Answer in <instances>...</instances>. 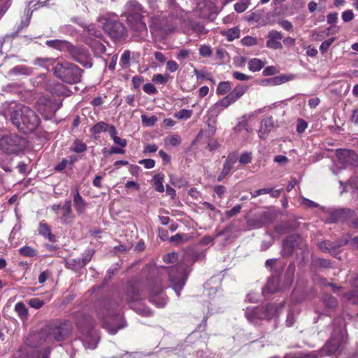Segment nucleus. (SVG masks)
<instances>
[{
  "mask_svg": "<svg viewBox=\"0 0 358 358\" xmlns=\"http://www.w3.org/2000/svg\"><path fill=\"white\" fill-rule=\"evenodd\" d=\"M248 87L243 84H238L231 91V83L229 81L220 82L216 89L217 95H224L221 100L215 103L211 108L210 111L216 115L221 113L224 108H228L241 99L247 92Z\"/></svg>",
  "mask_w": 358,
  "mask_h": 358,
  "instance_id": "nucleus-1",
  "label": "nucleus"
},
{
  "mask_svg": "<svg viewBox=\"0 0 358 358\" xmlns=\"http://www.w3.org/2000/svg\"><path fill=\"white\" fill-rule=\"evenodd\" d=\"M10 120L20 131L24 134L32 133L41 123L35 111L25 106H20L12 111Z\"/></svg>",
  "mask_w": 358,
  "mask_h": 358,
  "instance_id": "nucleus-2",
  "label": "nucleus"
},
{
  "mask_svg": "<svg viewBox=\"0 0 358 358\" xmlns=\"http://www.w3.org/2000/svg\"><path fill=\"white\" fill-rule=\"evenodd\" d=\"M54 75L67 84H76L81 81L83 70L69 61L58 62L53 67Z\"/></svg>",
  "mask_w": 358,
  "mask_h": 358,
  "instance_id": "nucleus-3",
  "label": "nucleus"
},
{
  "mask_svg": "<svg viewBox=\"0 0 358 358\" xmlns=\"http://www.w3.org/2000/svg\"><path fill=\"white\" fill-rule=\"evenodd\" d=\"M71 331L72 324L66 320L51 321L45 328L47 337L55 342L64 341L70 336Z\"/></svg>",
  "mask_w": 358,
  "mask_h": 358,
  "instance_id": "nucleus-4",
  "label": "nucleus"
},
{
  "mask_svg": "<svg viewBox=\"0 0 358 358\" xmlns=\"http://www.w3.org/2000/svg\"><path fill=\"white\" fill-rule=\"evenodd\" d=\"M27 145V139L17 134L5 135L0 138V149L8 155H17L25 149Z\"/></svg>",
  "mask_w": 358,
  "mask_h": 358,
  "instance_id": "nucleus-5",
  "label": "nucleus"
},
{
  "mask_svg": "<svg viewBox=\"0 0 358 358\" xmlns=\"http://www.w3.org/2000/svg\"><path fill=\"white\" fill-rule=\"evenodd\" d=\"M175 28L176 24L173 22V15L165 16L160 14L151 17L150 29L152 34H167L173 31Z\"/></svg>",
  "mask_w": 358,
  "mask_h": 358,
  "instance_id": "nucleus-6",
  "label": "nucleus"
},
{
  "mask_svg": "<svg viewBox=\"0 0 358 358\" xmlns=\"http://www.w3.org/2000/svg\"><path fill=\"white\" fill-rule=\"evenodd\" d=\"M181 267L175 265L171 267L163 266L158 270V273L164 280L169 277V280L176 291H180L185 285V280L182 278Z\"/></svg>",
  "mask_w": 358,
  "mask_h": 358,
  "instance_id": "nucleus-7",
  "label": "nucleus"
},
{
  "mask_svg": "<svg viewBox=\"0 0 358 358\" xmlns=\"http://www.w3.org/2000/svg\"><path fill=\"white\" fill-rule=\"evenodd\" d=\"M145 285L138 279H132L127 282L124 296L128 303L141 301L145 296Z\"/></svg>",
  "mask_w": 358,
  "mask_h": 358,
  "instance_id": "nucleus-8",
  "label": "nucleus"
},
{
  "mask_svg": "<svg viewBox=\"0 0 358 358\" xmlns=\"http://www.w3.org/2000/svg\"><path fill=\"white\" fill-rule=\"evenodd\" d=\"M70 57L76 62L79 63L85 68L92 66V59L88 50L81 45H75L70 43L66 51Z\"/></svg>",
  "mask_w": 358,
  "mask_h": 358,
  "instance_id": "nucleus-9",
  "label": "nucleus"
},
{
  "mask_svg": "<svg viewBox=\"0 0 358 358\" xmlns=\"http://www.w3.org/2000/svg\"><path fill=\"white\" fill-rule=\"evenodd\" d=\"M103 27L105 32L114 41H120L127 36L126 27L118 20L107 19Z\"/></svg>",
  "mask_w": 358,
  "mask_h": 358,
  "instance_id": "nucleus-10",
  "label": "nucleus"
},
{
  "mask_svg": "<svg viewBox=\"0 0 358 358\" xmlns=\"http://www.w3.org/2000/svg\"><path fill=\"white\" fill-rule=\"evenodd\" d=\"M348 241L349 240L347 237L343 236L335 241L325 240L319 242L317 243V247L322 252L333 255L336 250L347 245Z\"/></svg>",
  "mask_w": 358,
  "mask_h": 358,
  "instance_id": "nucleus-11",
  "label": "nucleus"
},
{
  "mask_svg": "<svg viewBox=\"0 0 358 358\" xmlns=\"http://www.w3.org/2000/svg\"><path fill=\"white\" fill-rule=\"evenodd\" d=\"M164 282V279L159 275L158 272L156 277L149 281V301L150 302H154L155 296L159 295L163 292L165 288Z\"/></svg>",
  "mask_w": 358,
  "mask_h": 358,
  "instance_id": "nucleus-12",
  "label": "nucleus"
},
{
  "mask_svg": "<svg viewBox=\"0 0 358 358\" xmlns=\"http://www.w3.org/2000/svg\"><path fill=\"white\" fill-rule=\"evenodd\" d=\"M36 338V335H31L27 338L25 342L26 345L31 348V350L27 352V358H49L50 349L49 348H46L43 350L36 349L38 345H34L31 342L32 340H35Z\"/></svg>",
  "mask_w": 358,
  "mask_h": 358,
  "instance_id": "nucleus-13",
  "label": "nucleus"
},
{
  "mask_svg": "<svg viewBox=\"0 0 358 358\" xmlns=\"http://www.w3.org/2000/svg\"><path fill=\"white\" fill-rule=\"evenodd\" d=\"M146 13L147 10L137 0H128L124 6V13L122 15L127 17L132 15Z\"/></svg>",
  "mask_w": 358,
  "mask_h": 358,
  "instance_id": "nucleus-14",
  "label": "nucleus"
},
{
  "mask_svg": "<svg viewBox=\"0 0 358 358\" xmlns=\"http://www.w3.org/2000/svg\"><path fill=\"white\" fill-rule=\"evenodd\" d=\"M145 14L132 15L126 17L128 25L134 31H144L147 30L146 24L145 22Z\"/></svg>",
  "mask_w": 358,
  "mask_h": 358,
  "instance_id": "nucleus-15",
  "label": "nucleus"
},
{
  "mask_svg": "<svg viewBox=\"0 0 358 358\" xmlns=\"http://www.w3.org/2000/svg\"><path fill=\"white\" fill-rule=\"evenodd\" d=\"M303 241L302 237L298 234L288 236L282 243V253L286 256H291L294 252V248L299 241Z\"/></svg>",
  "mask_w": 358,
  "mask_h": 358,
  "instance_id": "nucleus-16",
  "label": "nucleus"
},
{
  "mask_svg": "<svg viewBox=\"0 0 358 358\" xmlns=\"http://www.w3.org/2000/svg\"><path fill=\"white\" fill-rule=\"evenodd\" d=\"M273 127L274 121L273 117L271 115L264 117L261 122L260 127L258 130L259 137L262 139H265Z\"/></svg>",
  "mask_w": 358,
  "mask_h": 358,
  "instance_id": "nucleus-17",
  "label": "nucleus"
},
{
  "mask_svg": "<svg viewBox=\"0 0 358 358\" xmlns=\"http://www.w3.org/2000/svg\"><path fill=\"white\" fill-rule=\"evenodd\" d=\"M76 324L78 328L82 331H90L93 327V320L88 315L77 313Z\"/></svg>",
  "mask_w": 358,
  "mask_h": 358,
  "instance_id": "nucleus-18",
  "label": "nucleus"
},
{
  "mask_svg": "<svg viewBox=\"0 0 358 358\" xmlns=\"http://www.w3.org/2000/svg\"><path fill=\"white\" fill-rule=\"evenodd\" d=\"M245 315V317L252 323H256L260 319H264L262 308L259 306L247 308Z\"/></svg>",
  "mask_w": 358,
  "mask_h": 358,
  "instance_id": "nucleus-19",
  "label": "nucleus"
},
{
  "mask_svg": "<svg viewBox=\"0 0 358 358\" xmlns=\"http://www.w3.org/2000/svg\"><path fill=\"white\" fill-rule=\"evenodd\" d=\"M62 209L64 211L60 217L62 223L65 224L71 223L74 219V215L71 208V201L66 200L62 206Z\"/></svg>",
  "mask_w": 358,
  "mask_h": 358,
  "instance_id": "nucleus-20",
  "label": "nucleus"
},
{
  "mask_svg": "<svg viewBox=\"0 0 358 358\" xmlns=\"http://www.w3.org/2000/svg\"><path fill=\"white\" fill-rule=\"evenodd\" d=\"M70 43L71 42L66 40L53 39L46 41L45 44L49 48L60 52H66Z\"/></svg>",
  "mask_w": 358,
  "mask_h": 358,
  "instance_id": "nucleus-21",
  "label": "nucleus"
},
{
  "mask_svg": "<svg viewBox=\"0 0 358 358\" xmlns=\"http://www.w3.org/2000/svg\"><path fill=\"white\" fill-rule=\"evenodd\" d=\"M38 231L40 235L48 239L50 242L56 241L55 236L52 234L50 227L45 220H43L39 223Z\"/></svg>",
  "mask_w": 358,
  "mask_h": 358,
  "instance_id": "nucleus-22",
  "label": "nucleus"
},
{
  "mask_svg": "<svg viewBox=\"0 0 358 358\" xmlns=\"http://www.w3.org/2000/svg\"><path fill=\"white\" fill-rule=\"evenodd\" d=\"M238 156L237 152H231L229 153L224 163L222 169L228 173H230V171L234 167V165L238 161Z\"/></svg>",
  "mask_w": 358,
  "mask_h": 358,
  "instance_id": "nucleus-23",
  "label": "nucleus"
},
{
  "mask_svg": "<svg viewBox=\"0 0 358 358\" xmlns=\"http://www.w3.org/2000/svg\"><path fill=\"white\" fill-rule=\"evenodd\" d=\"M262 308L263 317L265 320H271L278 313V306L275 304L269 303Z\"/></svg>",
  "mask_w": 358,
  "mask_h": 358,
  "instance_id": "nucleus-24",
  "label": "nucleus"
},
{
  "mask_svg": "<svg viewBox=\"0 0 358 358\" xmlns=\"http://www.w3.org/2000/svg\"><path fill=\"white\" fill-rule=\"evenodd\" d=\"M109 128V124L101 121L95 124L94 126H92L90 131L91 134L94 136V138L95 140L98 139V136H96L97 134H101V132H106L108 131V129Z\"/></svg>",
  "mask_w": 358,
  "mask_h": 358,
  "instance_id": "nucleus-25",
  "label": "nucleus"
},
{
  "mask_svg": "<svg viewBox=\"0 0 358 358\" xmlns=\"http://www.w3.org/2000/svg\"><path fill=\"white\" fill-rule=\"evenodd\" d=\"M73 205L78 213H83L86 208V203L80 196L79 191L76 190L73 194Z\"/></svg>",
  "mask_w": 358,
  "mask_h": 358,
  "instance_id": "nucleus-26",
  "label": "nucleus"
},
{
  "mask_svg": "<svg viewBox=\"0 0 358 358\" xmlns=\"http://www.w3.org/2000/svg\"><path fill=\"white\" fill-rule=\"evenodd\" d=\"M111 306L112 304L110 302L104 301L103 308L97 310V314L103 322H104L107 317H113L114 315L113 311L110 310Z\"/></svg>",
  "mask_w": 358,
  "mask_h": 358,
  "instance_id": "nucleus-27",
  "label": "nucleus"
},
{
  "mask_svg": "<svg viewBox=\"0 0 358 358\" xmlns=\"http://www.w3.org/2000/svg\"><path fill=\"white\" fill-rule=\"evenodd\" d=\"M322 301L327 310H334L338 306L337 299L331 294H324L322 298Z\"/></svg>",
  "mask_w": 358,
  "mask_h": 358,
  "instance_id": "nucleus-28",
  "label": "nucleus"
},
{
  "mask_svg": "<svg viewBox=\"0 0 358 358\" xmlns=\"http://www.w3.org/2000/svg\"><path fill=\"white\" fill-rule=\"evenodd\" d=\"M221 34L226 37L228 41H232L240 37V29L237 27L223 30Z\"/></svg>",
  "mask_w": 358,
  "mask_h": 358,
  "instance_id": "nucleus-29",
  "label": "nucleus"
},
{
  "mask_svg": "<svg viewBox=\"0 0 358 358\" xmlns=\"http://www.w3.org/2000/svg\"><path fill=\"white\" fill-rule=\"evenodd\" d=\"M15 310L22 320H27L28 317V310L22 302H18L15 306Z\"/></svg>",
  "mask_w": 358,
  "mask_h": 358,
  "instance_id": "nucleus-30",
  "label": "nucleus"
},
{
  "mask_svg": "<svg viewBox=\"0 0 358 358\" xmlns=\"http://www.w3.org/2000/svg\"><path fill=\"white\" fill-rule=\"evenodd\" d=\"M264 62L258 58H253L248 62V69L253 72L260 71L264 66Z\"/></svg>",
  "mask_w": 358,
  "mask_h": 358,
  "instance_id": "nucleus-31",
  "label": "nucleus"
},
{
  "mask_svg": "<svg viewBox=\"0 0 358 358\" xmlns=\"http://www.w3.org/2000/svg\"><path fill=\"white\" fill-rule=\"evenodd\" d=\"M164 178V174H162V173H158L154 176L155 189L158 192H163L164 191V187L163 185Z\"/></svg>",
  "mask_w": 358,
  "mask_h": 358,
  "instance_id": "nucleus-32",
  "label": "nucleus"
},
{
  "mask_svg": "<svg viewBox=\"0 0 358 358\" xmlns=\"http://www.w3.org/2000/svg\"><path fill=\"white\" fill-rule=\"evenodd\" d=\"M339 342L335 340H331L325 345V348L329 355L335 354L339 350Z\"/></svg>",
  "mask_w": 358,
  "mask_h": 358,
  "instance_id": "nucleus-33",
  "label": "nucleus"
},
{
  "mask_svg": "<svg viewBox=\"0 0 358 358\" xmlns=\"http://www.w3.org/2000/svg\"><path fill=\"white\" fill-rule=\"evenodd\" d=\"M19 254L24 257H33L37 255V252L30 246H23L19 249Z\"/></svg>",
  "mask_w": 358,
  "mask_h": 358,
  "instance_id": "nucleus-34",
  "label": "nucleus"
},
{
  "mask_svg": "<svg viewBox=\"0 0 358 358\" xmlns=\"http://www.w3.org/2000/svg\"><path fill=\"white\" fill-rule=\"evenodd\" d=\"M130 59H131V52L129 50H126L122 53L120 64L123 69H127L130 65Z\"/></svg>",
  "mask_w": 358,
  "mask_h": 358,
  "instance_id": "nucleus-35",
  "label": "nucleus"
},
{
  "mask_svg": "<svg viewBox=\"0 0 358 358\" xmlns=\"http://www.w3.org/2000/svg\"><path fill=\"white\" fill-rule=\"evenodd\" d=\"M170 79V76L169 74H155L152 76V80L157 83L160 85H165L168 83V81Z\"/></svg>",
  "mask_w": 358,
  "mask_h": 358,
  "instance_id": "nucleus-36",
  "label": "nucleus"
},
{
  "mask_svg": "<svg viewBox=\"0 0 358 358\" xmlns=\"http://www.w3.org/2000/svg\"><path fill=\"white\" fill-rule=\"evenodd\" d=\"M142 124L145 127H152L157 121V117L155 115L148 116L147 115H141Z\"/></svg>",
  "mask_w": 358,
  "mask_h": 358,
  "instance_id": "nucleus-37",
  "label": "nucleus"
},
{
  "mask_svg": "<svg viewBox=\"0 0 358 358\" xmlns=\"http://www.w3.org/2000/svg\"><path fill=\"white\" fill-rule=\"evenodd\" d=\"M343 296L348 301L352 304H358V290H352L343 294Z\"/></svg>",
  "mask_w": 358,
  "mask_h": 358,
  "instance_id": "nucleus-38",
  "label": "nucleus"
},
{
  "mask_svg": "<svg viewBox=\"0 0 358 358\" xmlns=\"http://www.w3.org/2000/svg\"><path fill=\"white\" fill-rule=\"evenodd\" d=\"M294 76L292 75H280L271 78V82L273 85H281L290 80H292Z\"/></svg>",
  "mask_w": 358,
  "mask_h": 358,
  "instance_id": "nucleus-39",
  "label": "nucleus"
},
{
  "mask_svg": "<svg viewBox=\"0 0 358 358\" xmlns=\"http://www.w3.org/2000/svg\"><path fill=\"white\" fill-rule=\"evenodd\" d=\"M190 27L192 30L199 35L206 34L208 32L204 25L200 22H193L191 23Z\"/></svg>",
  "mask_w": 358,
  "mask_h": 358,
  "instance_id": "nucleus-40",
  "label": "nucleus"
},
{
  "mask_svg": "<svg viewBox=\"0 0 358 358\" xmlns=\"http://www.w3.org/2000/svg\"><path fill=\"white\" fill-rule=\"evenodd\" d=\"M192 110L187 109H182L174 113V117L178 120H188L192 115Z\"/></svg>",
  "mask_w": 358,
  "mask_h": 358,
  "instance_id": "nucleus-41",
  "label": "nucleus"
},
{
  "mask_svg": "<svg viewBox=\"0 0 358 358\" xmlns=\"http://www.w3.org/2000/svg\"><path fill=\"white\" fill-rule=\"evenodd\" d=\"M250 4V0H241L234 5V10L237 13H243L247 10Z\"/></svg>",
  "mask_w": 358,
  "mask_h": 358,
  "instance_id": "nucleus-42",
  "label": "nucleus"
},
{
  "mask_svg": "<svg viewBox=\"0 0 358 358\" xmlns=\"http://www.w3.org/2000/svg\"><path fill=\"white\" fill-rule=\"evenodd\" d=\"M313 265L318 268H330L331 267V262L329 259L317 258L313 261Z\"/></svg>",
  "mask_w": 358,
  "mask_h": 358,
  "instance_id": "nucleus-43",
  "label": "nucleus"
},
{
  "mask_svg": "<svg viewBox=\"0 0 358 358\" xmlns=\"http://www.w3.org/2000/svg\"><path fill=\"white\" fill-rule=\"evenodd\" d=\"M266 47L273 50H280L282 48V45L280 41H278L272 38H267Z\"/></svg>",
  "mask_w": 358,
  "mask_h": 358,
  "instance_id": "nucleus-44",
  "label": "nucleus"
},
{
  "mask_svg": "<svg viewBox=\"0 0 358 358\" xmlns=\"http://www.w3.org/2000/svg\"><path fill=\"white\" fill-rule=\"evenodd\" d=\"M278 283V278H271L268 280V281L266 283V289L268 290L270 293H274L278 291L277 287H275V284Z\"/></svg>",
  "mask_w": 358,
  "mask_h": 358,
  "instance_id": "nucleus-45",
  "label": "nucleus"
},
{
  "mask_svg": "<svg viewBox=\"0 0 358 358\" xmlns=\"http://www.w3.org/2000/svg\"><path fill=\"white\" fill-rule=\"evenodd\" d=\"M199 55L203 57H209L213 55V50L210 45H201L199 48Z\"/></svg>",
  "mask_w": 358,
  "mask_h": 358,
  "instance_id": "nucleus-46",
  "label": "nucleus"
},
{
  "mask_svg": "<svg viewBox=\"0 0 358 358\" xmlns=\"http://www.w3.org/2000/svg\"><path fill=\"white\" fill-rule=\"evenodd\" d=\"M87 149V145L82 141L79 140H76L74 141V146L71 148V150L76 153H81L85 151Z\"/></svg>",
  "mask_w": 358,
  "mask_h": 358,
  "instance_id": "nucleus-47",
  "label": "nucleus"
},
{
  "mask_svg": "<svg viewBox=\"0 0 358 358\" xmlns=\"http://www.w3.org/2000/svg\"><path fill=\"white\" fill-rule=\"evenodd\" d=\"M252 159V153L245 152L243 153L239 157L238 161L239 163L242 165H246L251 163Z\"/></svg>",
  "mask_w": 358,
  "mask_h": 358,
  "instance_id": "nucleus-48",
  "label": "nucleus"
},
{
  "mask_svg": "<svg viewBox=\"0 0 358 358\" xmlns=\"http://www.w3.org/2000/svg\"><path fill=\"white\" fill-rule=\"evenodd\" d=\"M94 254V250H89L87 254L83 258H79V264L81 266H85L91 260Z\"/></svg>",
  "mask_w": 358,
  "mask_h": 358,
  "instance_id": "nucleus-49",
  "label": "nucleus"
},
{
  "mask_svg": "<svg viewBox=\"0 0 358 358\" xmlns=\"http://www.w3.org/2000/svg\"><path fill=\"white\" fill-rule=\"evenodd\" d=\"M69 164V160L66 158H63L61 162H58L55 166H54V171L55 172H62Z\"/></svg>",
  "mask_w": 358,
  "mask_h": 358,
  "instance_id": "nucleus-50",
  "label": "nucleus"
},
{
  "mask_svg": "<svg viewBox=\"0 0 358 358\" xmlns=\"http://www.w3.org/2000/svg\"><path fill=\"white\" fill-rule=\"evenodd\" d=\"M44 304V301L38 298H31L29 301V305L35 309L41 308Z\"/></svg>",
  "mask_w": 358,
  "mask_h": 358,
  "instance_id": "nucleus-51",
  "label": "nucleus"
},
{
  "mask_svg": "<svg viewBox=\"0 0 358 358\" xmlns=\"http://www.w3.org/2000/svg\"><path fill=\"white\" fill-rule=\"evenodd\" d=\"M278 24L287 31L292 32L294 31V27L292 23L287 20H279Z\"/></svg>",
  "mask_w": 358,
  "mask_h": 358,
  "instance_id": "nucleus-52",
  "label": "nucleus"
},
{
  "mask_svg": "<svg viewBox=\"0 0 358 358\" xmlns=\"http://www.w3.org/2000/svg\"><path fill=\"white\" fill-rule=\"evenodd\" d=\"M177 259H178V253H176V252L168 253V254H166L163 257V261L166 264L174 263L175 262H176Z\"/></svg>",
  "mask_w": 358,
  "mask_h": 358,
  "instance_id": "nucleus-53",
  "label": "nucleus"
},
{
  "mask_svg": "<svg viewBox=\"0 0 358 358\" xmlns=\"http://www.w3.org/2000/svg\"><path fill=\"white\" fill-rule=\"evenodd\" d=\"M308 127V123L303 119L299 118L297 120L296 123V131L299 134H302Z\"/></svg>",
  "mask_w": 358,
  "mask_h": 358,
  "instance_id": "nucleus-54",
  "label": "nucleus"
},
{
  "mask_svg": "<svg viewBox=\"0 0 358 358\" xmlns=\"http://www.w3.org/2000/svg\"><path fill=\"white\" fill-rule=\"evenodd\" d=\"M242 208L241 205L238 204L233 207L231 209L227 210L225 212V215L228 218H231L241 212Z\"/></svg>",
  "mask_w": 358,
  "mask_h": 358,
  "instance_id": "nucleus-55",
  "label": "nucleus"
},
{
  "mask_svg": "<svg viewBox=\"0 0 358 358\" xmlns=\"http://www.w3.org/2000/svg\"><path fill=\"white\" fill-rule=\"evenodd\" d=\"M341 17L343 22H349L355 18V15L352 10L348 9L342 13Z\"/></svg>",
  "mask_w": 358,
  "mask_h": 358,
  "instance_id": "nucleus-56",
  "label": "nucleus"
},
{
  "mask_svg": "<svg viewBox=\"0 0 358 358\" xmlns=\"http://www.w3.org/2000/svg\"><path fill=\"white\" fill-rule=\"evenodd\" d=\"M334 41V38H329V39L323 41L321 43L320 47V50L322 54L325 53L329 50V47L333 43Z\"/></svg>",
  "mask_w": 358,
  "mask_h": 358,
  "instance_id": "nucleus-57",
  "label": "nucleus"
},
{
  "mask_svg": "<svg viewBox=\"0 0 358 358\" xmlns=\"http://www.w3.org/2000/svg\"><path fill=\"white\" fill-rule=\"evenodd\" d=\"M143 91L148 94H155L158 92L157 88L152 83H146L144 85Z\"/></svg>",
  "mask_w": 358,
  "mask_h": 358,
  "instance_id": "nucleus-58",
  "label": "nucleus"
},
{
  "mask_svg": "<svg viewBox=\"0 0 358 358\" xmlns=\"http://www.w3.org/2000/svg\"><path fill=\"white\" fill-rule=\"evenodd\" d=\"M241 43L243 45L252 46L256 45L257 43V41L256 38L245 36L241 40Z\"/></svg>",
  "mask_w": 358,
  "mask_h": 358,
  "instance_id": "nucleus-59",
  "label": "nucleus"
},
{
  "mask_svg": "<svg viewBox=\"0 0 358 358\" xmlns=\"http://www.w3.org/2000/svg\"><path fill=\"white\" fill-rule=\"evenodd\" d=\"M267 38H272L278 41H280L283 38V36L280 31L272 29L268 31Z\"/></svg>",
  "mask_w": 358,
  "mask_h": 358,
  "instance_id": "nucleus-60",
  "label": "nucleus"
},
{
  "mask_svg": "<svg viewBox=\"0 0 358 358\" xmlns=\"http://www.w3.org/2000/svg\"><path fill=\"white\" fill-rule=\"evenodd\" d=\"M167 142L173 146H177L181 143V138L177 134L172 135L168 138Z\"/></svg>",
  "mask_w": 358,
  "mask_h": 358,
  "instance_id": "nucleus-61",
  "label": "nucleus"
},
{
  "mask_svg": "<svg viewBox=\"0 0 358 358\" xmlns=\"http://www.w3.org/2000/svg\"><path fill=\"white\" fill-rule=\"evenodd\" d=\"M132 84L135 89H138L141 85L143 83L144 78L141 76H135L132 78Z\"/></svg>",
  "mask_w": 358,
  "mask_h": 358,
  "instance_id": "nucleus-62",
  "label": "nucleus"
},
{
  "mask_svg": "<svg viewBox=\"0 0 358 358\" xmlns=\"http://www.w3.org/2000/svg\"><path fill=\"white\" fill-rule=\"evenodd\" d=\"M140 164H142L145 166L146 169H152L155 165V162L154 159H141L138 162Z\"/></svg>",
  "mask_w": 358,
  "mask_h": 358,
  "instance_id": "nucleus-63",
  "label": "nucleus"
},
{
  "mask_svg": "<svg viewBox=\"0 0 358 358\" xmlns=\"http://www.w3.org/2000/svg\"><path fill=\"white\" fill-rule=\"evenodd\" d=\"M190 55V50L187 49H182L180 50L178 53L177 54L176 58L178 60H184L189 57Z\"/></svg>",
  "mask_w": 358,
  "mask_h": 358,
  "instance_id": "nucleus-64",
  "label": "nucleus"
}]
</instances>
